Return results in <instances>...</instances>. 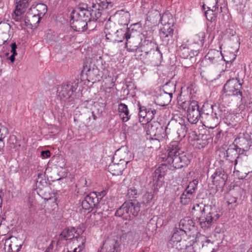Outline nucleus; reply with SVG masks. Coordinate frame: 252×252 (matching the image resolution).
Listing matches in <instances>:
<instances>
[{"instance_id":"39448f33","label":"nucleus","mask_w":252,"mask_h":252,"mask_svg":"<svg viewBox=\"0 0 252 252\" xmlns=\"http://www.w3.org/2000/svg\"><path fill=\"white\" fill-rule=\"evenodd\" d=\"M141 203L137 200L125 202L115 212V216L125 220H130L136 217L140 211Z\"/></svg>"},{"instance_id":"c9c22d12","label":"nucleus","mask_w":252,"mask_h":252,"mask_svg":"<svg viewBox=\"0 0 252 252\" xmlns=\"http://www.w3.org/2000/svg\"><path fill=\"white\" fill-rule=\"evenodd\" d=\"M110 18L111 17H109L105 23L104 29V32L105 33H109V32H115L116 31L115 24L110 21Z\"/></svg>"},{"instance_id":"de8ad7c7","label":"nucleus","mask_w":252,"mask_h":252,"mask_svg":"<svg viewBox=\"0 0 252 252\" xmlns=\"http://www.w3.org/2000/svg\"><path fill=\"white\" fill-rule=\"evenodd\" d=\"M153 198V195L151 193L146 192L142 198V202L144 204H149Z\"/></svg>"},{"instance_id":"f3484780","label":"nucleus","mask_w":252,"mask_h":252,"mask_svg":"<svg viewBox=\"0 0 252 252\" xmlns=\"http://www.w3.org/2000/svg\"><path fill=\"white\" fill-rule=\"evenodd\" d=\"M234 142L237 148L242 150L243 151H248L252 144L250 136L247 133H240L235 139Z\"/></svg>"},{"instance_id":"72a5a7b5","label":"nucleus","mask_w":252,"mask_h":252,"mask_svg":"<svg viewBox=\"0 0 252 252\" xmlns=\"http://www.w3.org/2000/svg\"><path fill=\"white\" fill-rule=\"evenodd\" d=\"M102 212L101 211H96L90 216V219L94 225L98 224L100 221L102 220Z\"/></svg>"},{"instance_id":"2eb2a0df","label":"nucleus","mask_w":252,"mask_h":252,"mask_svg":"<svg viewBox=\"0 0 252 252\" xmlns=\"http://www.w3.org/2000/svg\"><path fill=\"white\" fill-rule=\"evenodd\" d=\"M132 158L131 156L128 158H124L123 159H120L119 163H114L109 165L108 167V171L113 175L115 176H118L122 175L123 171L126 168L127 164H128Z\"/></svg>"},{"instance_id":"603ef678","label":"nucleus","mask_w":252,"mask_h":252,"mask_svg":"<svg viewBox=\"0 0 252 252\" xmlns=\"http://www.w3.org/2000/svg\"><path fill=\"white\" fill-rule=\"evenodd\" d=\"M230 169H226L225 171L223 170L221 172V180L224 182V185L226 184L227 178H228V172L230 173Z\"/></svg>"},{"instance_id":"c03bdc74","label":"nucleus","mask_w":252,"mask_h":252,"mask_svg":"<svg viewBox=\"0 0 252 252\" xmlns=\"http://www.w3.org/2000/svg\"><path fill=\"white\" fill-rule=\"evenodd\" d=\"M76 241L78 242H81V244L78 245L77 248H76L74 249L73 251L72 252H81L84 249V244L85 243V239L83 237H76Z\"/></svg>"},{"instance_id":"338daca9","label":"nucleus","mask_w":252,"mask_h":252,"mask_svg":"<svg viewBox=\"0 0 252 252\" xmlns=\"http://www.w3.org/2000/svg\"><path fill=\"white\" fill-rule=\"evenodd\" d=\"M16 56V55L12 54L9 58V60L12 62L13 63L15 61V57Z\"/></svg>"},{"instance_id":"69168bd1","label":"nucleus","mask_w":252,"mask_h":252,"mask_svg":"<svg viewBox=\"0 0 252 252\" xmlns=\"http://www.w3.org/2000/svg\"><path fill=\"white\" fill-rule=\"evenodd\" d=\"M32 0H19L18 1H20V2H22L24 4L29 5V3Z\"/></svg>"},{"instance_id":"680f3d73","label":"nucleus","mask_w":252,"mask_h":252,"mask_svg":"<svg viewBox=\"0 0 252 252\" xmlns=\"http://www.w3.org/2000/svg\"><path fill=\"white\" fill-rule=\"evenodd\" d=\"M98 194H97V196L99 198V203L100 204L99 202L100 201V200L101 198L104 197L106 195V192L105 191L103 190L101 191L100 192H98Z\"/></svg>"},{"instance_id":"5fc2aeb1","label":"nucleus","mask_w":252,"mask_h":252,"mask_svg":"<svg viewBox=\"0 0 252 252\" xmlns=\"http://www.w3.org/2000/svg\"><path fill=\"white\" fill-rule=\"evenodd\" d=\"M97 21H98V20H97ZM96 21H97V20L93 21L91 19V21L88 22V28H89L90 31L94 30L96 27V25H95V22Z\"/></svg>"},{"instance_id":"a878e982","label":"nucleus","mask_w":252,"mask_h":252,"mask_svg":"<svg viewBox=\"0 0 252 252\" xmlns=\"http://www.w3.org/2000/svg\"><path fill=\"white\" fill-rule=\"evenodd\" d=\"M139 109V122L144 124V123H149V120L148 119V108H146L144 106H142L139 102L138 104Z\"/></svg>"},{"instance_id":"f8f14e48","label":"nucleus","mask_w":252,"mask_h":252,"mask_svg":"<svg viewBox=\"0 0 252 252\" xmlns=\"http://www.w3.org/2000/svg\"><path fill=\"white\" fill-rule=\"evenodd\" d=\"M201 116V111L197 101L192 100L189 104L187 110V118L191 124H196Z\"/></svg>"},{"instance_id":"c756f323","label":"nucleus","mask_w":252,"mask_h":252,"mask_svg":"<svg viewBox=\"0 0 252 252\" xmlns=\"http://www.w3.org/2000/svg\"><path fill=\"white\" fill-rule=\"evenodd\" d=\"M219 249L218 246L216 248L214 247L213 243L210 240H206L202 246L201 251L202 252H216Z\"/></svg>"},{"instance_id":"a211bd4d","label":"nucleus","mask_w":252,"mask_h":252,"mask_svg":"<svg viewBox=\"0 0 252 252\" xmlns=\"http://www.w3.org/2000/svg\"><path fill=\"white\" fill-rule=\"evenodd\" d=\"M154 43L151 41H149L145 40L143 44L141 46V51L144 52L146 55L153 54L157 57L161 58L162 57V53L159 50L158 47L154 49Z\"/></svg>"},{"instance_id":"8fccbe9b","label":"nucleus","mask_w":252,"mask_h":252,"mask_svg":"<svg viewBox=\"0 0 252 252\" xmlns=\"http://www.w3.org/2000/svg\"><path fill=\"white\" fill-rule=\"evenodd\" d=\"M192 210L196 211H200L202 214V213H205V212H206L205 205L203 203L196 204L193 206Z\"/></svg>"},{"instance_id":"2f4dec72","label":"nucleus","mask_w":252,"mask_h":252,"mask_svg":"<svg viewBox=\"0 0 252 252\" xmlns=\"http://www.w3.org/2000/svg\"><path fill=\"white\" fill-rule=\"evenodd\" d=\"M212 182L214 186H215V189L216 192L219 190L220 181V170L217 169L215 172L211 176Z\"/></svg>"},{"instance_id":"e433bc0d","label":"nucleus","mask_w":252,"mask_h":252,"mask_svg":"<svg viewBox=\"0 0 252 252\" xmlns=\"http://www.w3.org/2000/svg\"><path fill=\"white\" fill-rule=\"evenodd\" d=\"M127 196L129 199L128 201L137 200L136 198L138 196L137 189L135 187L129 188L127 190Z\"/></svg>"},{"instance_id":"412c9836","label":"nucleus","mask_w":252,"mask_h":252,"mask_svg":"<svg viewBox=\"0 0 252 252\" xmlns=\"http://www.w3.org/2000/svg\"><path fill=\"white\" fill-rule=\"evenodd\" d=\"M29 5L23 4L22 2L17 1L16 5L13 13L12 14V17L13 20L17 22H20L23 18L22 15L25 12L26 9Z\"/></svg>"},{"instance_id":"cd10ccee","label":"nucleus","mask_w":252,"mask_h":252,"mask_svg":"<svg viewBox=\"0 0 252 252\" xmlns=\"http://www.w3.org/2000/svg\"><path fill=\"white\" fill-rule=\"evenodd\" d=\"M194 192L190 190L186 189L180 196V202L182 204H188L193 197Z\"/></svg>"},{"instance_id":"ea45409f","label":"nucleus","mask_w":252,"mask_h":252,"mask_svg":"<svg viewBox=\"0 0 252 252\" xmlns=\"http://www.w3.org/2000/svg\"><path fill=\"white\" fill-rule=\"evenodd\" d=\"M178 51L180 56L184 59L188 58L190 55L189 49L186 46H180Z\"/></svg>"},{"instance_id":"37998d69","label":"nucleus","mask_w":252,"mask_h":252,"mask_svg":"<svg viewBox=\"0 0 252 252\" xmlns=\"http://www.w3.org/2000/svg\"><path fill=\"white\" fill-rule=\"evenodd\" d=\"M217 2L218 0H204L202 8L204 10H205V7L207 6V7L208 6H211V9L215 8V9H216V8H218V6L216 7Z\"/></svg>"},{"instance_id":"052dcab7","label":"nucleus","mask_w":252,"mask_h":252,"mask_svg":"<svg viewBox=\"0 0 252 252\" xmlns=\"http://www.w3.org/2000/svg\"><path fill=\"white\" fill-rule=\"evenodd\" d=\"M220 131L217 132V135L214 139V142L218 143L220 142Z\"/></svg>"},{"instance_id":"20e7f679","label":"nucleus","mask_w":252,"mask_h":252,"mask_svg":"<svg viewBox=\"0 0 252 252\" xmlns=\"http://www.w3.org/2000/svg\"><path fill=\"white\" fill-rule=\"evenodd\" d=\"M167 125H162L158 122H150L148 124L147 134L149 135L151 141L157 142L158 144L168 138L171 129Z\"/></svg>"},{"instance_id":"09e8293b","label":"nucleus","mask_w":252,"mask_h":252,"mask_svg":"<svg viewBox=\"0 0 252 252\" xmlns=\"http://www.w3.org/2000/svg\"><path fill=\"white\" fill-rule=\"evenodd\" d=\"M198 181L197 179L193 180L190 182L186 189L190 190L192 192H195V190L197 189V186L198 185Z\"/></svg>"},{"instance_id":"13d9d810","label":"nucleus","mask_w":252,"mask_h":252,"mask_svg":"<svg viewBox=\"0 0 252 252\" xmlns=\"http://www.w3.org/2000/svg\"><path fill=\"white\" fill-rule=\"evenodd\" d=\"M235 175L238 176V178L239 179H244L245 177H246L247 175V173H242V174H240V172L238 171H236L235 172Z\"/></svg>"},{"instance_id":"7ed1b4c3","label":"nucleus","mask_w":252,"mask_h":252,"mask_svg":"<svg viewBox=\"0 0 252 252\" xmlns=\"http://www.w3.org/2000/svg\"><path fill=\"white\" fill-rule=\"evenodd\" d=\"M137 31L133 28L120 29L115 32V42H121L125 40V47L129 52H136L138 49V43L135 42V34Z\"/></svg>"},{"instance_id":"7c9ffc66","label":"nucleus","mask_w":252,"mask_h":252,"mask_svg":"<svg viewBox=\"0 0 252 252\" xmlns=\"http://www.w3.org/2000/svg\"><path fill=\"white\" fill-rule=\"evenodd\" d=\"M172 97V93H167L164 92L161 93L160 95L158 97V100L162 101L159 105L161 106L167 105L171 100Z\"/></svg>"},{"instance_id":"bb28decb","label":"nucleus","mask_w":252,"mask_h":252,"mask_svg":"<svg viewBox=\"0 0 252 252\" xmlns=\"http://www.w3.org/2000/svg\"><path fill=\"white\" fill-rule=\"evenodd\" d=\"M118 110L123 121L125 122H127L129 119L130 116L129 115L127 106L124 103H121L119 104Z\"/></svg>"},{"instance_id":"6e6552de","label":"nucleus","mask_w":252,"mask_h":252,"mask_svg":"<svg viewBox=\"0 0 252 252\" xmlns=\"http://www.w3.org/2000/svg\"><path fill=\"white\" fill-rule=\"evenodd\" d=\"M241 88V84L239 80L237 79L232 78L228 80L223 87V91L224 93H228L225 95H221V100L223 102L226 103L227 95L229 96L231 95H238L240 94L242 96V93L240 91Z\"/></svg>"},{"instance_id":"58836bf2","label":"nucleus","mask_w":252,"mask_h":252,"mask_svg":"<svg viewBox=\"0 0 252 252\" xmlns=\"http://www.w3.org/2000/svg\"><path fill=\"white\" fill-rule=\"evenodd\" d=\"M205 36V32H200L194 36L193 40L194 42L202 46L204 43V39Z\"/></svg>"},{"instance_id":"0eeeda50","label":"nucleus","mask_w":252,"mask_h":252,"mask_svg":"<svg viewBox=\"0 0 252 252\" xmlns=\"http://www.w3.org/2000/svg\"><path fill=\"white\" fill-rule=\"evenodd\" d=\"M79 80L72 79L63 83L58 88L57 94L61 100H65L69 98L78 86Z\"/></svg>"},{"instance_id":"f704fd0d","label":"nucleus","mask_w":252,"mask_h":252,"mask_svg":"<svg viewBox=\"0 0 252 252\" xmlns=\"http://www.w3.org/2000/svg\"><path fill=\"white\" fill-rule=\"evenodd\" d=\"M235 119V115L230 113H227L224 114L223 121L227 126H233L234 120Z\"/></svg>"},{"instance_id":"4d7b16f0","label":"nucleus","mask_w":252,"mask_h":252,"mask_svg":"<svg viewBox=\"0 0 252 252\" xmlns=\"http://www.w3.org/2000/svg\"><path fill=\"white\" fill-rule=\"evenodd\" d=\"M51 153L49 150L42 151L41 152V156L42 158H47L50 157Z\"/></svg>"},{"instance_id":"6ab92c4d","label":"nucleus","mask_w":252,"mask_h":252,"mask_svg":"<svg viewBox=\"0 0 252 252\" xmlns=\"http://www.w3.org/2000/svg\"><path fill=\"white\" fill-rule=\"evenodd\" d=\"M184 234L183 231L177 228L174 229V232L167 244L168 247L172 248L171 252L174 249H178L177 244L181 241L182 236Z\"/></svg>"},{"instance_id":"0e129e2a","label":"nucleus","mask_w":252,"mask_h":252,"mask_svg":"<svg viewBox=\"0 0 252 252\" xmlns=\"http://www.w3.org/2000/svg\"><path fill=\"white\" fill-rule=\"evenodd\" d=\"M221 148L225 150V152H224V156H225V154H226V156L227 158H228L229 157L228 156V154H230V152L231 150V149H229V148H227L226 150V148H223V147H222Z\"/></svg>"},{"instance_id":"9b49d317","label":"nucleus","mask_w":252,"mask_h":252,"mask_svg":"<svg viewBox=\"0 0 252 252\" xmlns=\"http://www.w3.org/2000/svg\"><path fill=\"white\" fill-rule=\"evenodd\" d=\"M99 70L95 64L91 62L84 63L83 67L81 71V75L85 74L87 79L92 81L99 80Z\"/></svg>"},{"instance_id":"bf43d9fd","label":"nucleus","mask_w":252,"mask_h":252,"mask_svg":"<svg viewBox=\"0 0 252 252\" xmlns=\"http://www.w3.org/2000/svg\"><path fill=\"white\" fill-rule=\"evenodd\" d=\"M11 52L12 53V54H14L17 55V52H16V48H17V45L15 42L12 43L11 45Z\"/></svg>"},{"instance_id":"9d476101","label":"nucleus","mask_w":252,"mask_h":252,"mask_svg":"<svg viewBox=\"0 0 252 252\" xmlns=\"http://www.w3.org/2000/svg\"><path fill=\"white\" fill-rule=\"evenodd\" d=\"M220 217L219 214L217 211H213L208 213H202L198 218V222L200 227L206 230L209 228Z\"/></svg>"},{"instance_id":"f257e3e1","label":"nucleus","mask_w":252,"mask_h":252,"mask_svg":"<svg viewBox=\"0 0 252 252\" xmlns=\"http://www.w3.org/2000/svg\"><path fill=\"white\" fill-rule=\"evenodd\" d=\"M190 156L183 152L179 147L177 142H172L169 145L164 154L161 155L160 158L162 161H167L171 167L174 169H180L187 166L190 163Z\"/></svg>"},{"instance_id":"3c124183","label":"nucleus","mask_w":252,"mask_h":252,"mask_svg":"<svg viewBox=\"0 0 252 252\" xmlns=\"http://www.w3.org/2000/svg\"><path fill=\"white\" fill-rule=\"evenodd\" d=\"M224 200H226L228 205L232 204L237 201V198L235 197L232 196L229 194H226L224 196Z\"/></svg>"},{"instance_id":"4468645a","label":"nucleus","mask_w":252,"mask_h":252,"mask_svg":"<svg viewBox=\"0 0 252 252\" xmlns=\"http://www.w3.org/2000/svg\"><path fill=\"white\" fill-rule=\"evenodd\" d=\"M120 242L112 238H107L103 242L98 252H121Z\"/></svg>"},{"instance_id":"49530a36","label":"nucleus","mask_w":252,"mask_h":252,"mask_svg":"<svg viewBox=\"0 0 252 252\" xmlns=\"http://www.w3.org/2000/svg\"><path fill=\"white\" fill-rule=\"evenodd\" d=\"M156 107L157 108H155L154 106H150L148 107V116L149 121L154 119L155 115L158 113V107L157 106H156Z\"/></svg>"},{"instance_id":"b1692460","label":"nucleus","mask_w":252,"mask_h":252,"mask_svg":"<svg viewBox=\"0 0 252 252\" xmlns=\"http://www.w3.org/2000/svg\"><path fill=\"white\" fill-rule=\"evenodd\" d=\"M47 11V6L43 3H38L35 6L32 5L29 11V12L41 18L45 15Z\"/></svg>"},{"instance_id":"79ce46f5","label":"nucleus","mask_w":252,"mask_h":252,"mask_svg":"<svg viewBox=\"0 0 252 252\" xmlns=\"http://www.w3.org/2000/svg\"><path fill=\"white\" fill-rule=\"evenodd\" d=\"M218 114L215 112L214 115L211 117V121H212V123L210 124V126H207L209 128L213 129L216 127L218 124H220V122L219 121ZM218 115L220 116V114H219Z\"/></svg>"},{"instance_id":"4be33fe9","label":"nucleus","mask_w":252,"mask_h":252,"mask_svg":"<svg viewBox=\"0 0 252 252\" xmlns=\"http://www.w3.org/2000/svg\"><path fill=\"white\" fill-rule=\"evenodd\" d=\"M76 231L75 228L74 227H68L64 228L60 234L58 241L71 240L73 238L76 239V236H75L74 235ZM77 236L80 237L79 235H77Z\"/></svg>"},{"instance_id":"ddd939ff","label":"nucleus","mask_w":252,"mask_h":252,"mask_svg":"<svg viewBox=\"0 0 252 252\" xmlns=\"http://www.w3.org/2000/svg\"><path fill=\"white\" fill-rule=\"evenodd\" d=\"M81 205L82 208L86 210L99 208V198L96 192H91L86 195L82 200Z\"/></svg>"},{"instance_id":"5701e85b","label":"nucleus","mask_w":252,"mask_h":252,"mask_svg":"<svg viewBox=\"0 0 252 252\" xmlns=\"http://www.w3.org/2000/svg\"><path fill=\"white\" fill-rule=\"evenodd\" d=\"M42 18L37 16L29 12H28L24 18L26 26L30 28L36 27Z\"/></svg>"},{"instance_id":"864d4df0","label":"nucleus","mask_w":252,"mask_h":252,"mask_svg":"<svg viewBox=\"0 0 252 252\" xmlns=\"http://www.w3.org/2000/svg\"><path fill=\"white\" fill-rule=\"evenodd\" d=\"M106 39L108 40H109L110 41L114 42H115V41L114 40V38H115V32H112L110 33H105Z\"/></svg>"},{"instance_id":"c85d7f7f","label":"nucleus","mask_w":252,"mask_h":252,"mask_svg":"<svg viewBox=\"0 0 252 252\" xmlns=\"http://www.w3.org/2000/svg\"><path fill=\"white\" fill-rule=\"evenodd\" d=\"M91 185V182H88L85 177H81L78 181L76 187L78 191H83L86 193L88 191V188Z\"/></svg>"},{"instance_id":"473e14b6","label":"nucleus","mask_w":252,"mask_h":252,"mask_svg":"<svg viewBox=\"0 0 252 252\" xmlns=\"http://www.w3.org/2000/svg\"><path fill=\"white\" fill-rule=\"evenodd\" d=\"M208 143L207 136L201 135L200 137H198L195 139V146L198 149H201L205 147Z\"/></svg>"},{"instance_id":"774afa93","label":"nucleus","mask_w":252,"mask_h":252,"mask_svg":"<svg viewBox=\"0 0 252 252\" xmlns=\"http://www.w3.org/2000/svg\"><path fill=\"white\" fill-rule=\"evenodd\" d=\"M53 249V246L50 245L44 252H51Z\"/></svg>"},{"instance_id":"1a4fd4ad","label":"nucleus","mask_w":252,"mask_h":252,"mask_svg":"<svg viewBox=\"0 0 252 252\" xmlns=\"http://www.w3.org/2000/svg\"><path fill=\"white\" fill-rule=\"evenodd\" d=\"M112 6L111 2L108 0H95V2H93L92 7L90 8L89 11L93 15L94 19L98 20L99 22H102L105 18L101 17L103 10Z\"/></svg>"},{"instance_id":"393cba45","label":"nucleus","mask_w":252,"mask_h":252,"mask_svg":"<svg viewBox=\"0 0 252 252\" xmlns=\"http://www.w3.org/2000/svg\"><path fill=\"white\" fill-rule=\"evenodd\" d=\"M194 222L189 217H185L180 220L178 229L186 234L188 231L192 229L194 227Z\"/></svg>"},{"instance_id":"dca6fc26","label":"nucleus","mask_w":252,"mask_h":252,"mask_svg":"<svg viewBox=\"0 0 252 252\" xmlns=\"http://www.w3.org/2000/svg\"><path fill=\"white\" fill-rule=\"evenodd\" d=\"M22 246V240L12 236L5 239L4 249L7 252H18Z\"/></svg>"},{"instance_id":"6e6d98bb","label":"nucleus","mask_w":252,"mask_h":252,"mask_svg":"<svg viewBox=\"0 0 252 252\" xmlns=\"http://www.w3.org/2000/svg\"><path fill=\"white\" fill-rule=\"evenodd\" d=\"M223 33L225 35H227L228 37H229V36H233L235 33V32L232 29L229 28L226 29L224 32H223Z\"/></svg>"},{"instance_id":"a19ab883","label":"nucleus","mask_w":252,"mask_h":252,"mask_svg":"<svg viewBox=\"0 0 252 252\" xmlns=\"http://www.w3.org/2000/svg\"><path fill=\"white\" fill-rule=\"evenodd\" d=\"M230 55L232 57L230 59V60H226L224 56L221 53V60H222L225 63V67L224 69L223 68H221V70L224 71L227 69V68H229L230 67L232 62L234 60L235 58L234 57V55L233 53H230Z\"/></svg>"},{"instance_id":"e2e57ef3","label":"nucleus","mask_w":252,"mask_h":252,"mask_svg":"<svg viewBox=\"0 0 252 252\" xmlns=\"http://www.w3.org/2000/svg\"><path fill=\"white\" fill-rule=\"evenodd\" d=\"M232 135L231 133L230 132V133H227V135L225 137V141L226 142V141L228 140V144H229V141H230L231 138L232 137Z\"/></svg>"},{"instance_id":"4c0bfd02","label":"nucleus","mask_w":252,"mask_h":252,"mask_svg":"<svg viewBox=\"0 0 252 252\" xmlns=\"http://www.w3.org/2000/svg\"><path fill=\"white\" fill-rule=\"evenodd\" d=\"M208 10L205 12V16L208 21L213 22L216 20L217 16L214 12V9L211 8V6L207 7Z\"/></svg>"},{"instance_id":"aec40b11","label":"nucleus","mask_w":252,"mask_h":252,"mask_svg":"<svg viewBox=\"0 0 252 252\" xmlns=\"http://www.w3.org/2000/svg\"><path fill=\"white\" fill-rule=\"evenodd\" d=\"M174 32V29L171 28L170 24H165L159 32L160 38L164 44H167L172 39Z\"/></svg>"},{"instance_id":"a18cd8bd","label":"nucleus","mask_w":252,"mask_h":252,"mask_svg":"<svg viewBox=\"0 0 252 252\" xmlns=\"http://www.w3.org/2000/svg\"><path fill=\"white\" fill-rule=\"evenodd\" d=\"M7 132L8 130L5 127H1L0 128V151L4 147V142L3 141V138H4L5 135L7 133Z\"/></svg>"},{"instance_id":"f03ea898","label":"nucleus","mask_w":252,"mask_h":252,"mask_svg":"<svg viewBox=\"0 0 252 252\" xmlns=\"http://www.w3.org/2000/svg\"><path fill=\"white\" fill-rule=\"evenodd\" d=\"M70 25L71 28L78 32H84L88 29V22L92 19L95 21L93 15L87 9L74 10L71 12Z\"/></svg>"},{"instance_id":"423d86ee","label":"nucleus","mask_w":252,"mask_h":252,"mask_svg":"<svg viewBox=\"0 0 252 252\" xmlns=\"http://www.w3.org/2000/svg\"><path fill=\"white\" fill-rule=\"evenodd\" d=\"M169 166L165 163L161 164L152 174V189L155 193L158 191L164 183V176L169 171Z\"/></svg>"}]
</instances>
